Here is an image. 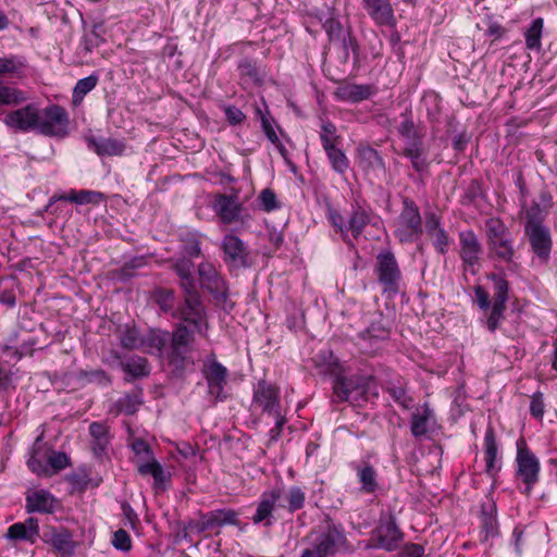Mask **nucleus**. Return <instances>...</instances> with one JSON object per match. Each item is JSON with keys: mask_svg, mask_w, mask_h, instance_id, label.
I'll list each match as a JSON object with an SVG mask.
<instances>
[{"mask_svg": "<svg viewBox=\"0 0 557 557\" xmlns=\"http://www.w3.org/2000/svg\"><path fill=\"white\" fill-rule=\"evenodd\" d=\"M152 299L159 309L180 322H186L201 336H207L209 322L206 306L202 299H198L188 307L187 292H183V301L177 304L176 295L173 289L159 287L152 294Z\"/></svg>", "mask_w": 557, "mask_h": 557, "instance_id": "1", "label": "nucleus"}, {"mask_svg": "<svg viewBox=\"0 0 557 557\" xmlns=\"http://www.w3.org/2000/svg\"><path fill=\"white\" fill-rule=\"evenodd\" d=\"M401 122L397 125V133L405 145L400 154L410 160L412 169L422 177L429 172L431 162L428 159V149L424 147V133L416 125L411 110L406 109L400 114Z\"/></svg>", "mask_w": 557, "mask_h": 557, "instance_id": "2", "label": "nucleus"}, {"mask_svg": "<svg viewBox=\"0 0 557 557\" xmlns=\"http://www.w3.org/2000/svg\"><path fill=\"white\" fill-rule=\"evenodd\" d=\"M195 334H198V332L186 322H178L172 331V338L165 357L173 375L176 377H183L186 370L194 366L193 343Z\"/></svg>", "mask_w": 557, "mask_h": 557, "instance_id": "3", "label": "nucleus"}, {"mask_svg": "<svg viewBox=\"0 0 557 557\" xmlns=\"http://www.w3.org/2000/svg\"><path fill=\"white\" fill-rule=\"evenodd\" d=\"M333 393L338 403L347 401L354 406H361L379 397V384L371 374L337 376L334 380Z\"/></svg>", "mask_w": 557, "mask_h": 557, "instance_id": "4", "label": "nucleus"}, {"mask_svg": "<svg viewBox=\"0 0 557 557\" xmlns=\"http://www.w3.org/2000/svg\"><path fill=\"white\" fill-rule=\"evenodd\" d=\"M391 327L381 312L371 314L367 326L354 337L359 351L366 355H374L381 350L389 339Z\"/></svg>", "mask_w": 557, "mask_h": 557, "instance_id": "5", "label": "nucleus"}, {"mask_svg": "<svg viewBox=\"0 0 557 557\" xmlns=\"http://www.w3.org/2000/svg\"><path fill=\"white\" fill-rule=\"evenodd\" d=\"M401 205V211L395 224L394 236L400 244L418 243L423 234L420 208L409 197H404Z\"/></svg>", "mask_w": 557, "mask_h": 557, "instance_id": "6", "label": "nucleus"}, {"mask_svg": "<svg viewBox=\"0 0 557 557\" xmlns=\"http://www.w3.org/2000/svg\"><path fill=\"white\" fill-rule=\"evenodd\" d=\"M26 62L23 57L10 54L0 57V78H22ZM24 92L17 88L4 85L0 81V104H18L25 100Z\"/></svg>", "mask_w": 557, "mask_h": 557, "instance_id": "7", "label": "nucleus"}, {"mask_svg": "<svg viewBox=\"0 0 557 557\" xmlns=\"http://www.w3.org/2000/svg\"><path fill=\"white\" fill-rule=\"evenodd\" d=\"M374 274L384 294L395 296L399 293L403 274L392 250L384 249L377 253Z\"/></svg>", "mask_w": 557, "mask_h": 557, "instance_id": "8", "label": "nucleus"}, {"mask_svg": "<svg viewBox=\"0 0 557 557\" xmlns=\"http://www.w3.org/2000/svg\"><path fill=\"white\" fill-rule=\"evenodd\" d=\"M346 541L341 527L329 524L326 529L318 534L311 547L306 548L300 557H329L337 553L339 545Z\"/></svg>", "mask_w": 557, "mask_h": 557, "instance_id": "9", "label": "nucleus"}, {"mask_svg": "<svg viewBox=\"0 0 557 557\" xmlns=\"http://www.w3.org/2000/svg\"><path fill=\"white\" fill-rule=\"evenodd\" d=\"M212 209L220 223L232 225L235 223L244 224L246 222L245 209L239 201L238 194H216L212 202Z\"/></svg>", "mask_w": 557, "mask_h": 557, "instance_id": "10", "label": "nucleus"}, {"mask_svg": "<svg viewBox=\"0 0 557 557\" xmlns=\"http://www.w3.org/2000/svg\"><path fill=\"white\" fill-rule=\"evenodd\" d=\"M202 375L207 382L208 395L214 404L227 398L225 386L227 384L228 370L213 356L203 362Z\"/></svg>", "mask_w": 557, "mask_h": 557, "instance_id": "11", "label": "nucleus"}, {"mask_svg": "<svg viewBox=\"0 0 557 557\" xmlns=\"http://www.w3.org/2000/svg\"><path fill=\"white\" fill-rule=\"evenodd\" d=\"M517 475L527 485L529 494L539 482L541 465L536 456L528 448L523 438L517 442Z\"/></svg>", "mask_w": 557, "mask_h": 557, "instance_id": "12", "label": "nucleus"}, {"mask_svg": "<svg viewBox=\"0 0 557 557\" xmlns=\"http://www.w3.org/2000/svg\"><path fill=\"white\" fill-rule=\"evenodd\" d=\"M200 285L218 304H224L228 298V284L211 262H201L197 269Z\"/></svg>", "mask_w": 557, "mask_h": 557, "instance_id": "13", "label": "nucleus"}, {"mask_svg": "<svg viewBox=\"0 0 557 557\" xmlns=\"http://www.w3.org/2000/svg\"><path fill=\"white\" fill-rule=\"evenodd\" d=\"M251 406L262 413H278L281 408V392L278 386L265 380H260L253 387Z\"/></svg>", "mask_w": 557, "mask_h": 557, "instance_id": "14", "label": "nucleus"}, {"mask_svg": "<svg viewBox=\"0 0 557 557\" xmlns=\"http://www.w3.org/2000/svg\"><path fill=\"white\" fill-rule=\"evenodd\" d=\"M223 261L230 269L248 268L249 250L247 245L236 235L226 234L221 243Z\"/></svg>", "mask_w": 557, "mask_h": 557, "instance_id": "15", "label": "nucleus"}, {"mask_svg": "<svg viewBox=\"0 0 557 557\" xmlns=\"http://www.w3.org/2000/svg\"><path fill=\"white\" fill-rule=\"evenodd\" d=\"M171 269L175 272V274L180 277V287L183 292H187V305L191 307L190 304L198 299H201V295L196 286V281L194 277V262L190 258L182 256L176 259H172Z\"/></svg>", "mask_w": 557, "mask_h": 557, "instance_id": "16", "label": "nucleus"}, {"mask_svg": "<svg viewBox=\"0 0 557 557\" xmlns=\"http://www.w3.org/2000/svg\"><path fill=\"white\" fill-rule=\"evenodd\" d=\"M374 213L370 205L361 198H356L350 205V212L346 225V234L358 240L364 228L371 224Z\"/></svg>", "mask_w": 557, "mask_h": 557, "instance_id": "17", "label": "nucleus"}, {"mask_svg": "<svg viewBox=\"0 0 557 557\" xmlns=\"http://www.w3.org/2000/svg\"><path fill=\"white\" fill-rule=\"evenodd\" d=\"M377 543L375 547L383 548L387 552L395 550L399 542L403 540V532L396 523V518L393 513L387 517H382L377 527L374 530Z\"/></svg>", "mask_w": 557, "mask_h": 557, "instance_id": "18", "label": "nucleus"}, {"mask_svg": "<svg viewBox=\"0 0 557 557\" xmlns=\"http://www.w3.org/2000/svg\"><path fill=\"white\" fill-rule=\"evenodd\" d=\"M41 539L61 557L71 556L75 552L73 533L64 527H47Z\"/></svg>", "mask_w": 557, "mask_h": 557, "instance_id": "19", "label": "nucleus"}, {"mask_svg": "<svg viewBox=\"0 0 557 557\" xmlns=\"http://www.w3.org/2000/svg\"><path fill=\"white\" fill-rule=\"evenodd\" d=\"M45 119L39 120L38 131L47 136H63L69 125L66 110L58 104L49 106L44 111Z\"/></svg>", "mask_w": 557, "mask_h": 557, "instance_id": "20", "label": "nucleus"}, {"mask_svg": "<svg viewBox=\"0 0 557 557\" xmlns=\"http://www.w3.org/2000/svg\"><path fill=\"white\" fill-rule=\"evenodd\" d=\"M525 235L529 238L531 250L544 263L550 259L553 239L550 231L545 225H535L524 227Z\"/></svg>", "mask_w": 557, "mask_h": 557, "instance_id": "21", "label": "nucleus"}, {"mask_svg": "<svg viewBox=\"0 0 557 557\" xmlns=\"http://www.w3.org/2000/svg\"><path fill=\"white\" fill-rule=\"evenodd\" d=\"M361 7L376 26L396 27L397 20L391 0H361Z\"/></svg>", "mask_w": 557, "mask_h": 557, "instance_id": "22", "label": "nucleus"}, {"mask_svg": "<svg viewBox=\"0 0 557 557\" xmlns=\"http://www.w3.org/2000/svg\"><path fill=\"white\" fill-rule=\"evenodd\" d=\"M459 257L467 268H473L480 262V256L483 252L482 245L472 230L461 231L459 233Z\"/></svg>", "mask_w": 557, "mask_h": 557, "instance_id": "23", "label": "nucleus"}, {"mask_svg": "<svg viewBox=\"0 0 557 557\" xmlns=\"http://www.w3.org/2000/svg\"><path fill=\"white\" fill-rule=\"evenodd\" d=\"M39 110L34 104H27L24 108L15 110L5 116V123L11 127H16L27 132L39 128Z\"/></svg>", "mask_w": 557, "mask_h": 557, "instance_id": "24", "label": "nucleus"}, {"mask_svg": "<svg viewBox=\"0 0 557 557\" xmlns=\"http://www.w3.org/2000/svg\"><path fill=\"white\" fill-rule=\"evenodd\" d=\"M436 423L435 412L428 403L418 408L410 419V432L414 438H422L433 430Z\"/></svg>", "mask_w": 557, "mask_h": 557, "instance_id": "25", "label": "nucleus"}, {"mask_svg": "<svg viewBox=\"0 0 557 557\" xmlns=\"http://www.w3.org/2000/svg\"><path fill=\"white\" fill-rule=\"evenodd\" d=\"M480 541L487 542L499 534L497 522V509L493 499H487L481 505L480 512Z\"/></svg>", "mask_w": 557, "mask_h": 557, "instance_id": "26", "label": "nucleus"}, {"mask_svg": "<svg viewBox=\"0 0 557 557\" xmlns=\"http://www.w3.org/2000/svg\"><path fill=\"white\" fill-rule=\"evenodd\" d=\"M86 143L88 149L95 151L99 157H120L126 151V143L123 139L88 137Z\"/></svg>", "mask_w": 557, "mask_h": 557, "instance_id": "27", "label": "nucleus"}, {"mask_svg": "<svg viewBox=\"0 0 557 557\" xmlns=\"http://www.w3.org/2000/svg\"><path fill=\"white\" fill-rule=\"evenodd\" d=\"M137 472L141 476L151 475L153 478V488L165 491L171 481V473L166 472L162 465L154 458L137 462Z\"/></svg>", "mask_w": 557, "mask_h": 557, "instance_id": "28", "label": "nucleus"}, {"mask_svg": "<svg viewBox=\"0 0 557 557\" xmlns=\"http://www.w3.org/2000/svg\"><path fill=\"white\" fill-rule=\"evenodd\" d=\"M54 496L46 490L27 493L25 498L26 512L51 513L54 510Z\"/></svg>", "mask_w": 557, "mask_h": 557, "instance_id": "29", "label": "nucleus"}, {"mask_svg": "<svg viewBox=\"0 0 557 557\" xmlns=\"http://www.w3.org/2000/svg\"><path fill=\"white\" fill-rule=\"evenodd\" d=\"M89 434L91 436V449L97 458H102L108 454L111 442L109 426L104 422L95 421L89 424Z\"/></svg>", "mask_w": 557, "mask_h": 557, "instance_id": "30", "label": "nucleus"}, {"mask_svg": "<svg viewBox=\"0 0 557 557\" xmlns=\"http://www.w3.org/2000/svg\"><path fill=\"white\" fill-rule=\"evenodd\" d=\"M498 447L496 443L495 431L488 426L484 435V459L485 472L491 476L495 475L500 470V462L497 459Z\"/></svg>", "mask_w": 557, "mask_h": 557, "instance_id": "31", "label": "nucleus"}, {"mask_svg": "<svg viewBox=\"0 0 557 557\" xmlns=\"http://www.w3.org/2000/svg\"><path fill=\"white\" fill-rule=\"evenodd\" d=\"M356 151L359 164L364 171H385L386 164L383 157L369 144H359Z\"/></svg>", "mask_w": 557, "mask_h": 557, "instance_id": "32", "label": "nucleus"}, {"mask_svg": "<svg viewBox=\"0 0 557 557\" xmlns=\"http://www.w3.org/2000/svg\"><path fill=\"white\" fill-rule=\"evenodd\" d=\"M358 481L360 483V492L364 494H374L380 488L377 482V472L375 468L368 461L354 465Z\"/></svg>", "mask_w": 557, "mask_h": 557, "instance_id": "33", "label": "nucleus"}, {"mask_svg": "<svg viewBox=\"0 0 557 557\" xmlns=\"http://www.w3.org/2000/svg\"><path fill=\"white\" fill-rule=\"evenodd\" d=\"M282 497V488L274 487L261 495L256 513L252 517L253 523L258 524L272 516L276 503Z\"/></svg>", "mask_w": 557, "mask_h": 557, "instance_id": "34", "label": "nucleus"}, {"mask_svg": "<svg viewBox=\"0 0 557 557\" xmlns=\"http://www.w3.org/2000/svg\"><path fill=\"white\" fill-rule=\"evenodd\" d=\"M120 367L128 375L125 381L131 383L135 379L146 377L150 374V367L147 358L137 355L120 361Z\"/></svg>", "mask_w": 557, "mask_h": 557, "instance_id": "35", "label": "nucleus"}, {"mask_svg": "<svg viewBox=\"0 0 557 557\" xmlns=\"http://www.w3.org/2000/svg\"><path fill=\"white\" fill-rule=\"evenodd\" d=\"M306 492L300 486H290L281 499L277 502L280 508H285L289 513H294L305 507Z\"/></svg>", "mask_w": 557, "mask_h": 557, "instance_id": "36", "label": "nucleus"}, {"mask_svg": "<svg viewBox=\"0 0 557 557\" xmlns=\"http://www.w3.org/2000/svg\"><path fill=\"white\" fill-rule=\"evenodd\" d=\"M237 71L239 73L240 84L245 88L251 86H259L262 84V78L260 76L259 70L251 59H242L237 65Z\"/></svg>", "mask_w": 557, "mask_h": 557, "instance_id": "37", "label": "nucleus"}, {"mask_svg": "<svg viewBox=\"0 0 557 557\" xmlns=\"http://www.w3.org/2000/svg\"><path fill=\"white\" fill-rule=\"evenodd\" d=\"M144 393L143 388H135L132 392L125 394L123 397L117 399L116 401V408L120 412H123L127 416H132L136 413L139 409V407L144 403Z\"/></svg>", "mask_w": 557, "mask_h": 557, "instance_id": "38", "label": "nucleus"}, {"mask_svg": "<svg viewBox=\"0 0 557 557\" xmlns=\"http://www.w3.org/2000/svg\"><path fill=\"white\" fill-rule=\"evenodd\" d=\"M485 232H486V243L487 247L494 245L495 243L503 240L509 236L511 233L509 228L505 225V223L497 218H491L485 222Z\"/></svg>", "mask_w": 557, "mask_h": 557, "instance_id": "39", "label": "nucleus"}, {"mask_svg": "<svg viewBox=\"0 0 557 557\" xmlns=\"http://www.w3.org/2000/svg\"><path fill=\"white\" fill-rule=\"evenodd\" d=\"M319 138L323 150H327L337 147L342 144V136L337 132L336 125L326 120L322 121L320 126Z\"/></svg>", "mask_w": 557, "mask_h": 557, "instance_id": "40", "label": "nucleus"}, {"mask_svg": "<svg viewBox=\"0 0 557 557\" xmlns=\"http://www.w3.org/2000/svg\"><path fill=\"white\" fill-rule=\"evenodd\" d=\"M544 28V20L536 17L524 32L525 47L529 50L540 51L542 48V34Z\"/></svg>", "mask_w": 557, "mask_h": 557, "instance_id": "41", "label": "nucleus"}, {"mask_svg": "<svg viewBox=\"0 0 557 557\" xmlns=\"http://www.w3.org/2000/svg\"><path fill=\"white\" fill-rule=\"evenodd\" d=\"M490 256L503 262H511L515 257V248L512 237L509 236L503 240L487 247Z\"/></svg>", "mask_w": 557, "mask_h": 557, "instance_id": "42", "label": "nucleus"}, {"mask_svg": "<svg viewBox=\"0 0 557 557\" xmlns=\"http://www.w3.org/2000/svg\"><path fill=\"white\" fill-rule=\"evenodd\" d=\"M172 338V332L163 331L160 329L150 330L147 334L144 344L148 347L158 350L160 354L166 352L169 344Z\"/></svg>", "mask_w": 557, "mask_h": 557, "instance_id": "43", "label": "nucleus"}, {"mask_svg": "<svg viewBox=\"0 0 557 557\" xmlns=\"http://www.w3.org/2000/svg\"><path fill=\"white\" fill-rule=\"evenodd\" d=\"M77 380L82 386L87 384H98L99 386L106 387L111 385V376L101 369H95L90 371L81 370L77 373Z\"/></svg>", "mask_w": 557, "mask_h": 557, "instance_id": "44", "label": "nucleus"}, {"mask_svg": "<svg viewBox=\"0 0 557 557\" xmlns=\"http://www.w3.org/2000/svg\"><path fill=\"white\" fill-rule=\"evenodd\" d=\"M331 168L337 174H345L349 169L350 162L346 153L339 146L324 150Z\"/></svg>", "mask_w": 557, "mask_h": 557, "instance_id": "45", "label": "nucleus"}, {"mask_svg": "<svg viewBox=\"0 0 557 557\" xmlns=\"http://www.w3.org/2000/svg\"><path fill=\"white\" fill-rule=\"evenodd\" d=\"M98 81H99V78L95 74H91L87 77L78 79L73 89V94H72L73 103L74 104L82 103L85 96L97 86Z\"/></svg>", "mask_w": 557, "mask_h": 557, "instance_id": "46", "label": "nucleus"}, {"mask_svg": "<svg viewBox=\"0 0 557 557\" xmlns=\"http://www.w3.org/2000/svg\"><path fill=\"white\" fill-rule=\"evenodd\" d=\"M312 361L321 374L333 373L338 366L337 358L329 349L318 352Z\"/></svg>", "mask_w": 557, "mask_h": 557, "instance_id": "47", "label": "nucleus"}, {"mask_svg": "<svg viewBox=\"0 0 557 557\" xmlns=\"http://www.w3.org/2000/svg\"><path fill=\"white\" fill-rule=\"evenodd\" d=\"M387 393L393 398L395 403H397L404 409L410 408L413 399L408 395L406 384L398 381L396 384L391 383L386 387Z\"/></svg>", "mask_w": 557, "mask_h": 557, "instance_id": "48", "label": "nucleus"}, {"mask_svg": "<svg viewBox=\"0 0 557 557\" xmlns=\"http://www.w3.org/2000/svg\"><path fill=\"white\" fill-rule=\"evenodd\" d=\"M211 517L214 520V525L224 527V525H240V520L238 518V512L231 508H222L210 511Z\"/></svg>", "mask_w": 557, "mask_h": 557, "instance_id": "49", "label": "nucleus"}, {"mask_svg": "<svg viewBox=\"0 0 557 557\" xmlns=\"http://www.w3.org/2000/svg\"><path fill=\"white\" fill-rule=\"evenodd\" d=\"M181 243L183 256L190 259L201 256V242L199 234L188 233L181 238Z\"/></svg>", "mask_w": 557, "mask_h": 557, "instance_id": "50", "label": "nucleus"}, {"mask_svg": "<svg viewBox=\"0 0 557 557\" xmlns=\"http://www.w3.org/2000/svg\"><path fill=\"white\" fill-rule=\"evenodd\" d=\"M490 278L493 282V304L506 305L508 300L509 284L508 281L499 274H491Z\"/></svg>", "mask_w": 557, "mask_h": 557, "instance_id": "51", "label": "nucleus"}, {"mask_svg": "<svg viewBox=\"0 0 557 557\" xmlns=\"http://www.w3.org/2000/svg\"><path fill=\"white\" fill-rule=\"evenodd\" d=\"M345 99L358 103L369 99L374 95V89L370 85H351L344 90Z\"/></svg>", "mask_w": 557, "mask_h": 557, "instance_id": "52", "label": "nucleus"}, {"mask_svg": "<svg viewBox=\"0 0 557 557\" xmlns=\"http://www.w3.org/2000/svg\"><path fill=\"white\" fill-rule=\"evenodd\" d=\"M327 219L332 226L335 228L336 232L341 233V237L344 240L345 244H347L350 248H355V244L350 236L346 234V225L343 215L335 209H333L331 206L327 210Z\"/></svg>", "mask_w": 557, "mask_h": 557, "instance_id": "53", "label": "nucleus"}, {"mask_svg": "<svg viewBox=\"0 0 557 557\" xmlns=\"http://www.w3.org/2000/svg\"><path fill=\"white\" fill-rule=\"evenodd\" d=\"M121 346L127 350H134L144 345V339L135 326H126L120 336Z\"/></svg>", "mask_w": 557, "mask_h": 557, "instance_id": "54", "label": "nucleus"}, {"mask_svg": "<svg viewBox=\"0 0 557 557\" xmlns=\"http://www.w3.org/2000/svg\"><path fill=\"white\" fill-rule=\"evenodd\" d=\"M257 113L261 115V126H262V131L263 133L265 134L267 138L273 144L275 145V147L280 150L281 154L284 156L285 152H286V148L285 146L281 143L275 129H274V126H273V122L274 121H271L268 116L263 115L261 113V110L258 109L257 110Z\"/></svg>", "mask_w": 557, "mask_h": 557, "instance_id": "55", "label": "nucleus"}, {"mask_svg": "<svg viewBox=\"0 0 557 557\" xmlns=\"http://www.w3.org/2000/svg\"><path fill=\"white\" fill-rule=\"evenodd\" d=\"M18 341V333L14 332L7 339L0 344L1 352L15 361H20L22 359V354L20 352L16 343Z\"/></svg>", "mask_w": 557, "mask_h": 557, "instance_id": "56", "label": "nucleus"}, {"mask_svg": "<svg viewBox=\"0 0 557 557\" xmlns=\"http://www.w3.org/2000/svg\"><path fill=\"white\" fill-rule=\"evenodd\" d=\"M7 537L12 541H26L32 544L36 542V540L28 532L27 525L22 522H16L10 525L7 532Z\"/></svg>", "mask_w": 557, "mask_h": 557, "instance_id": "57", "label": "nucleus"}, {"mask_svg": "<svg viewBox=\"0 0 557 557\" xmlns=\"http://www.w3.org/2000/svg\"><path fill=\"white\" fill-rule=\"evenodd\" d=\"M506 308V305H492L490 308L491 312L486 319V326L490 332H495L499 327L500 322L505 320Z\"/></svg>", "mask_w": 557, "mask_h": 557, "instance_id": "58", "label": "nucleus"}, {"mask_svg": "<svg viewBox=\"0 0 557 557\" xmlns=\"http://www.w3.org/2000/svg\"><path fill=\"white\" fill-rule=\"evenodd\" d=\"M323 29L329 36L330 41H341L346 34L339 21L330 17L323 23Z\"/></svg>", "mask_w": 557, "mask_h": 557, "instance_id": "59", "label": "nucleus"}, {"mask_svg": "<svg viewBox=\"0 0 557 557\" xmlns=\"http://www.w3.org/2000/svg\"><path fill=\"white\" fill-rule=\"evenodd\" d=\"M430 237L432 238L435 250L440 255H446L450 247V237L445 228L438 230V232L430 235Z\"/></svg>", "mask_w": 557, "mask_h": 557, "instance_id": "60", "label": "nucleus"}, {"mask_svg": "<svg viewBox=\"0 0 557 557\" xmlns=\"http://www.w3.org/2000/svg\"><path fill=\"white\" fill-rule=\"evenodd\" d=\"M525 218L527 221L524 227L544 225L543 221L545 219V214H543L540 205L535 201H533L530 208L527 210Z\"/></svg>", "mask_w": 557, "mask_h": 557, "instance_id": "61", "label": "nucleus"}, {"mask_svg": "<svg viewBox=\"0 0 557 557\" xmlns=\"http://www.w3.org/2000/svg\"><path fill=\"white\" fill-rule=\"evenodd\" d=\"M132 450L138 457V461H145L153 457L150 445L143 438H135L131 444Z\"/></svg>", "mask_w": 557, "mask_h": 557, "instance_id": "62", "label": "nucleus"}, {"mask_svg": "<svg viewBox=\"0 0 557 557\" xmlns=\"http://www.w3.org/2000/svg\"><path fill=\"white\" fill-rule=\"evenodd\" d=\"M259 200L262 206V209L265 212H271V211L280 208V203L277 201L276 195L270 188H265L260 193Z\"/></svg>", "mask_w": 557, "mask_h": 557, "instance_id": "63", "label": "nucleus"}, {"mask_svg": "<svg viewBox=\"0 0 557 557\" xmlns=\"http://www.w3.org/2000/svg\"><path fill=\"white\" fill-rule=\"evenodd\" d=\"M47 459L48 468L50 467L54 472L61 471L70 466V458L65 453L52 451Z\"/></svg>", "mask_w": 557, "mask_h": 557, "instance_id": "64", "label": "nucleus"}]
</instances>
